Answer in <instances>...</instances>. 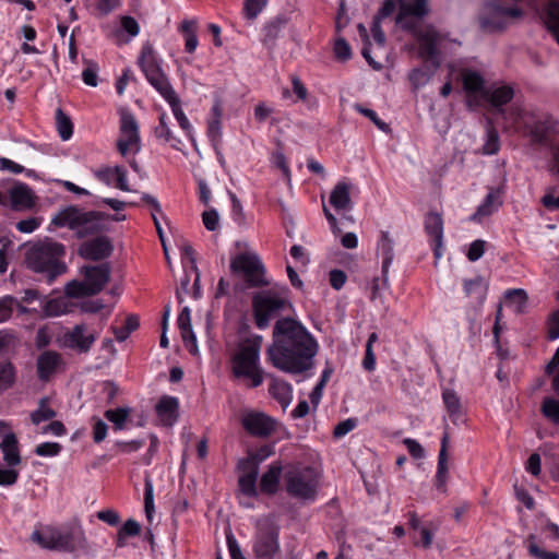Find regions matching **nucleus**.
<instances>
[{"mask_svg": "<svg viewBox=\"0 0 559 559\" xmlns=\"http://www.w3.org/2000/svg\"><path fill=\"white\" fill-rule=\"evenodd\" d=\"M282 469L281 463L274 462L269 466L267 471L263 473L259 484L262 493L273 496L277 492Z\"/></svg>", "mask_w": 559, "mask_h": 559, "instance_id": "393cba45", "label": "nucleus"}, {"mask_svg": "<svg viewBox=\"0 0 559 559\" xmlns=\"http://www.w3.org/2000/svg\"><path fill=\"white\" fill-rule=\"evenodd\" d=\"M129 412V408L118 407L115 409H107L104 415L106 419L114 424L116 430H120L124 427Z\"/></svg>", "mask_w": 559, "mask_h": 559, "instance_id": "a18cd8bd", "label": "nucleus"}, {"mask_svg": "<svg viewBox=\"0 0 559 559\" xmlns=\"http://www.w3.org/2000/svg\"><path fill=\"white\" fill-rule=\"evenodd\" d=\"M230 271L240 275L248 288L269 285L264 264L257 253L241 252L235 255L230 261Z\"/></svg>", "mask_w": 559, "mask_h": 559, "instance_id": "6e6552de", "label": "nucleus"}, {"mask_svg": "<svg viewBox=\"0 0 559 559\" xmlns=\"http://www.w3.org/2000/svg\"><path fill=\"white\" fill-rule=\"evenodd\" d=\"M103 212L84 211L75 205H69L58 211L51 218L55 227H67L74 231L78 238L97 235L107 229L103 224Z\"/></svg>", "mask_w": 559, "mask_h": 559, "instance_id": "20e7f679", "label": "nucleus"}, {"mask_svg": "<svg viewBox=\"0 0 559 559\" xmlns=\"http://www.w3.org/2000/svg\"><path fill=\"white\" fill-rule=\"evenodd\" d=\"M121 138L117 142L118 151L126 156L130 148L134 147V152L140 151L139 126L134 116L128 111L121 114L120 118Z\"/></svg>", "mask_w": 559, "mask_h": 559, "instance_id": "4468645a", "label": "nucleus"}, {"mask_svg": "<svg viewBox=\"0 0 559 559\" xmlns=\"http://www.w3.org/2000/svg\"><path fill=\"white\" fill-rule=\"evenodd\" d=\"M44 312L47 317H58L66 312V304L61 299H50L46 301Z\"/></svg>", "mask_w": 559, "mask_h": 559, "instance_id": "4d7b16f0", "label": "nucleus"}, {"mask_svg": "<svg viewBox=\"0 0 559 559\" xmlns=\"http://www.w3.org/2000/svg\"><path fill=\"white\" fill-rule=\"evenodd\" d=\"M521 123L534 143L543 144L548 140L549 133L555 130L556 121L552 116L544 112H524Z\"/></svg>", "mask_w": 559, "mask_h": 559, "instance_id": "f8f14e48", "label": "nucleus"}, {"mask_svg": "<svg viewBox=\"0 0 559 559\" xmlns=\"http://www.w3.org/2000/svg\"><path fill=\"white\" fill-rule=\"evenodd\" d=\"M56 123L60 138L68 141L73 134V123L68 115L61 108L56 110Z\"/></svg>", "mask_w": 559, "mask_h": 559, "instance_id": "79ce46f5", "label": "nucleus"}, {"mask_svg": "<svg viewBox=\"0 0 559 559\" xmlns=\"http://www.w3.org/2000/svg\"><path fill=\"white\" fill-rule=\"evenodd\" d=\"M154 135L157 139L164 140L165 142H173L171 146L174 148H178V144L181 142L174 135L171 129L169 128L168 117L165 111L159 115L158 126H156L154 129Z\"/></svg>", "mask_w": 559, "mask_h": 559, "instance_id": "e433bc0d", "label": "nucleus"}, {"mask_svg": "<svg viewBox=\"0 0 559 559\" xmlns=\"http://www.w3.org/2000/svg\"><path fill=\"white\" fill-rule=\"evenodd\" d=\"M62 450V445L58 442H44L36 445L34 452L38 456H56Z\"/></svg>", "mask_w": 559, "mask_h": 559, "instance_id": "5fc2aeb1", "label": "nucleus"}, {"mask_svg": "<svg viewBox=\"0 0 559 559\" xmlns=\"http://www.w3.org/2000/svg\"><path fill=\"white\" fill-rule=\"evenodd\" d=\"M463 86L467 93H480L484 91L485 81L480 73L466 70L462 73Z\"/></svg>", "mask_w": 559, "mask_h": 559, "instance_id": "58836bf2", "label": "nucleus"}, {"mask_svg": "<svg viewBox=\"0 0 559 559\" xmlns=\"http://www.w3.org/2000/svg\"><path fill=\"white\" fill-rule=\"evenodd\" d=\"M63 358L56 350H45L36 359V372L41 382H48L62 366Z\"/></svg>", "mask_w": 559, "mask_h": 559, "instance_id": "6ab92c4d", "label": "nucleus"}, {"mask_svg": "<svg viewBox=\"0 0 559 559\" xmlns=\"http://www.w3.org/2000/svg\"><path fill=\"white\" fill-rule=\"evenodd\" d=\"M180 32L185 35V49L187 52L192 53L195 51L199 40L197 36L198 24L197 21L186 20L179 27Z\"/></svg>", "mask_w": 559, "mask_h": 559, "instance_id": "f704fd0d", "label": "nucleus"}, {"mask_svg": "<svg viewBox=\"0 0 559 559\" xmlns=\"http://www.w3.org/2000/svg\"><path fill=\"white\" fill-rule=\"evenodd\" d=\"M284 485L290 497L312 501L317 497L318 474L312 467L292 465L285 469Z\"/></svg>", "mask_w": 559, "mask_h": 559, "instance_id": "423d86ee", "label": "nucleus"}, {"mask_svg": "<svg viewBox=\"0 0 559 559\" xmlns=\"http://www.w3.org/2000/svg\"><path fill=\"white\" fill-rule=\"evenodd\" d=\"M407 31L411 32L418 41L419 56L427 61H431L435 68H438L440 66L439 46L443 39L441 34L431 25L424 28L415 26V29Z\"/></svg>", "mask_w": 559, "mask_h": 559, "instance_id": "9b49d317", "label": "nucleus"}, {"mask_svg": "<svg viewBox=\"0 0 559 559\" xmlns=\"http://www.w3.org/2000/svg\"><path fill=\"white\" fill-rule=\"evenodd\" d=\"M442 400L451 418L456 419L462 415L460 397L453 390H443Z\"/></svg>", "mask_w": 559, "mask_h": 559, "instance_id": "ea45409f", "label": "nucleus"}, {"mask_svg": "<svg viewBox=\"0 0 559 559\" xmlns=\"http://www.w3.org/2000/svg\"><path fill=\"white\" fill-rule=\"evenodd\" d=\"M448 479V457L438 456V466L436 474V487L440 491H445V484Z\"/></svg>", "mask_w": 559, "mask_h": 559, "instance_id": "09e8293b", "label": "nucleus"}, {"mask_svg": "<svg viewBox=\"0 0 559 559\" xmlns=\"http://www.w3.org/2000/svg\"><path fill=\"white\" fill-rule=\"evenodd\" d=\"M0 450L3 454V461L8 466H16L21 463L19 440L13 432L7 433L0 442Z\"/></svg>", "mask_w": 559, "mask_h": 559, "instance_id": "bb28decb", "label": "nucleus"}, {"mask_svg": "<svg viewBox=\"0 0 559 559\" xmlns=\"http://www.w3.org/2000/svg\"><path fill=\"white\" fill-rule=\"evenodd\" d=\"M11 209L14 211L29 210L35 205L33 190L25 183H19L9 191Z\"/></svg>", "mask_w": 559, "mask_h": 559, "instance_id": "412c9836", "label": "nucleus"}, {"mask_svg": "<svg viewBox=\"0 0 559 559\" xmlns=\"http://www.w3.org/2000/svg\"><path fill=\"white\" fill-rule=\"evenodd\" d=\"M430 80V75L421 70V69H414L411 73H409V81L412 83V85L414 86V88H419L420 86H424L425 84H427Z\"/></svg>", "mask_w": 559, "mask_h": 559, "instance_id": "e2e57ef3", "label": "nucleus"}, {"mask_svg": "<svg viewBox=\"0 0 559 559\" xmlns=\"http://www.w3.org/2000/svg\"><path fill=\"white\" fill-rule=\"evenodd\" d=\"M97 519L107 523L110 526H116L120 522V516L118 512L112 509H106L97 512Z\"/></svg>", "mask_w": 559, "mask_h": 559, "instance_id": "338daca9", "label": "nucleus"}, {"mask_svg": "<svg viewBox=\"0 0 559 559\" xmlns=\"http://www.w3.org/2000/svg\"><path fill=\"white\" fill-rule=\"evenodd\" d=\"M484 252H485V241L477 239L471 243L469 249L467 251V259L472 262H475L481 258Z\"/></svg>", "mask_w": 559, "mask_h": 559, "instance_id": "0e129e2a", "label": "nucleus"}, {"mask_svg": "<svg viewBox=\"0 0 559 559\" xmlns=\"http://www.w3.org/2000/svg\"><path fill=\"white\" fill-rule=\"evenodd\" d=\"M378 252L382 257V277L388 281L389 269L394 259V241L389 231L382 230L378 242Z\"/></svg>", "mask_w": 559, "mask_h": 559, "instance_id": "a878e982", "label": "nucleus"}, {"mask_svg": "<svg viewBox=\"0 0 559 559\" xmlns=\"http://www.w3.org/2000/svg\"><path fill=\"white\" fill-rule=\"evenodd\" d=\"M527 550L528 554L535 559H559V554L556 551H546L537 546L535 543V536L530 535L527 538Z\"/></svg>", "mask_w": 559, "mask_h": 559, "instance_id": "de8ad7c7", "label": "nucleus"}, {"mask_svg": "<svg viewBox=\"0 0 559 559\" xmlns=\"http://www.w3.org/2000/svg\"><path fill=\"white\" fill-rule=\"evenodd\" d=\"M237 467L242 474H250L252 471H255L257 475H259V464L252 455L240 460Z\"/></svg>", "mask_w": 559, "mask_h": 559, "instance_id": "69168bd1", "label": "nucleus"}, {"mask_svg": "<svg viewBox=\"0 0 559 559\" xmlns=\"http://www.w3.org/2000/svg\"><path fill=\"white\" fill-rule=\"evenodd\" d=\"M425 230L433 238V255L438 260L442 257L443 219L441 214L430 212L425 217Z\"/></svg>", "mask_w": 559, "mask_h": 559, "instance_id": "aec40b11", "label": "nucleus"}, {"mask_svg": "<svg viewBox=\"0 0 559 559\" xmlns=\"http://www.w3.org/2000/svg\"><path fill=\"white\" fill-rule=\"evenodd\" d=\"M257 472L252 471L250 474H241L238 478V486L240 491L247 496L254 498L258 496V489H257V479H258Z\"/></svg>", "mask_w": 559, "mask_h": 559, "instance_id": "a19ab883", "label": "nucleus"}, {"mask_svg": "<svg viewBox=\"0 0 559 559\" xmlns=\"http://www.w3.org/2000/svg\"><path fill=\"white\" fill-rule=\"evenodd\" d=\"M179 402L175 396L164 395L155 406V412L165 426H171L178 419Z\"/></svg>", "mask_w": 559, "mask_h": 559, "instance_id": "4be33fe9", "label": "nucleus"}, {"mask_svg": "<svg viewBox=\"0 0 559 559\" xmlns=\"http://www.w3.org/2000/svg\"><path fill=\"white\" fill-rule=\"evenodd\" d=\"M546 24L559 44V0H551L546 7Z\"/></svg>", "mask_w": 559, "mask_h": 559, "instance_id": "4c0bfd02", "label": "nucleus"}, {"mask_svg": "<svg viewBox=\"0 0 559 559\" xmlns=\"http://www.w3.org/2000/svg\"><path fill=\"white\" fill-rule=\"evenodd\" d=\"M400 9L396 23L403 29H415L417 22L413 19H423L429 13L428 0H397Z\"/></svg>", "mask_w": 559, "mask_h": 559, "instance_id": "ddd939ff", "label": "nucleus"}, {"mask_svg": "<svg viewBox=\"0 0 559 559\" xmlns=\"http://www.w3.org/2000/svg\"><path fill=\"white\" fill-rule=\"evenodd\" d=\"M64 254L66 248L62 243L45 240L28 249L26 263L32 271L47 274L48 282L51 283L67 271L66 263L61 261Z\"/></svg>", "mask_w": 559, "mask_h": 559, "instance_id": "39448f33", "label": "nucleus"}, {"mask_svg": "<svg viewBox=\"0 0 559 559\" xmlns=\"http://www.w3.org/2000/svg\"><path fill=\"white\" fill-rule=\"evenodd\" d=\"M354 109L364 115L365 117L369 118L380 130L382 131H389V124L385 123L384 121H382L376 111H373L372 109H369V108H365L362 105L360 104H355L354 105Z\"/></svg>", "mask_w": 559, "mask_h": 559, "instance_id": "864d4df0", "label": "nucleus"}, {"mask_svg": "<svg viewBox=\"0 0 559 559\" xmlns=\"http://www.w3.org/2000/svg\"><path fill=\"white\" fill-rule=\"evenodd\" d=\"M514 91L509 85L492 86L484 92V97L492 107L500 108L511 102Z\"/></svg>", "mask_w": 559, "mask_h": 559, "instance_id": "7c9ffc66", "label": "nucleus"}, {"mask_svg": "<svg viewBox=\"0 0 559 559\" xmlns=\"http://www.w3.org/2000/svg\"><path fill=\"white\" fill-rule=\"evenodd\" d=\"M485 14L480 16V27L485 32L495 33L507 28L509 20L519 19L523 11L516 7H504L499 1L492 0L486 3Z\"/></svg>", "mask_w": 559, "mask_h": 559, "instance_id": "9d476101", "label": "nucleus"}, {"mask_svg": "<svg viewBox=\"0 0 559 559\" xmlns=\"http://www.w3.org/2000/svg\"><path fill=\"white\" fill-rule=\"evenodd\" d=\"M463 289L466 297L474 298L478 305H483L487 297L488 283L481 276H476L464 280Z\"/></svg>", "mask_w": 559, "mask_h": 559, "instance_id": "c756f323", "label": "nucleus"}, {"mask_svg": "<svg viewBox=\"0 0 559 559\" xmlns=\"http://www.w3.org/2000/svg\"><path fill=\"white\" fill-rule=\"evenodd\" d=\"M271 378V383L269 388V392L273 399H275L283 409H286L292 402L293 399V389L292 385L281 379H277L273 376Z\"/></svg>", "mask_w": 559, "mask_h": 559, "instance_id": "cd10ccee", "label": "nucleus"}, {"mask_svg": "<svg viewBox=\"0 0 559 559\" xmlns=\"http://www.w3.org/2000/svg\"><path fill=\"white\" fill-rule=\"evenodd\" d=\"M142 200L145 203H147L148 205H151L153 207V210H154V212L152 213V218L154 221V225H155L156 230L158 233L159 239H160V241L163 243L165 254L167 255V248L165 246L162 226H160V223H159V221L157 218V214H163L162 206H160L159 202L154 197H152L148 193H143L142 194Z\"/></svg>", "mask_w": 559, "mask_h": 559, "instance_id": "37998d69", "label": "nucleus"}, {"mask_svg": "<svg viewBox=\"0 0 559 559\" xmlns=\"http://www.w3.org/2000/svg\"><path fill=\"white\" fill-rule=\"evenodd\" d=\"M548 337L550 340H556L559 337V309L556 310L549 319Z\"/></svg>", "mask_w": 559, "mask_h": 559, "instance_id": "774afa93", "label": "nucleus"}, {"mask_svg": "<svg viewBox=\"0 0 559 559\" xmlns=\"http://www.w3.org/2000/svg\"><path fill=\"white\" fill-rule=\"evenodd\" d=\"M499 135L498 132L490 128L487 130V141L483 147L484 153L487 155L496 154L499 151Z\"/></svg>", "mask_w": 559, "mask_h": 559, "instance_id": "6e6d98bb", "label": "nucleus"}, {"mask_svg": "<svg viewBox=\"0 0 559 559\" xmlns=\"http://www.w3.org/2000/svg\"><path fill=\"white\" fill-rule=\"evenodd\" d=\"M96 338L97 334L88 332L87 326L81 323L64 332L63 344L69 349L86 354L93 347Z\"/></svg>", "mask_w": 559, "mask_h": 559, "instance_id": "2eb2a0df", "label": "nucleus"}, {"mask_svg": "<svg viewBox=\"0 0 559 559\" xmlns=\"http://www.w3.org/2000/svg\"><path fill=\"white\" fill-rule=\"evenodd\" d=\"M335 57L341 61H346L352 57L349 44L344 38H338L334 44Z\"/></svg>", "mask_w": 559, "mask_h": 559, "instance_id": "052dcab7", "label": "nucleus"}, {"mask_svg": "<svg viewBox=\"0 0 559 559\" xmlns=\"http://www.w3.org/2000/svg\"><path fill=\"white\" fill-rule=\"evenodd\" d=\"M167 103L169 104L171 111L176 120L178 121L180 128L186 132L187 136L192 142H194V138L192 134V126L181 108V102L178 95L176 97H173V99L168 100Z\"/></svg>", "mask_w": 559, "mask_h": 559, "instance_id": "c9c22d12", "label": "nucleus"}, {"mask_svg": "<svg viewBox=\"0 0 559 559\" xmlns=\"http://www.w3.org/2000/svg\"><path fill=\"white\" fill-rule=\"evenodd\" d=\"M497 197L496 193L491 190L483 201V203L477 207L476 213L473 215V218L476 217H485L492 214L495 211L493 203L496 201Z\"/></svg>", "mask_w": 559, "mask_h": 559, "instance_id": "3c124183", "label": "nucleus"}, {"mask_svg": "<svg viewBox=\"0 0 559 559\" xmlns=\"http://www.w3.org/2000/svg\"><path fill=\"white\" fill-rule=\"evenodd\" d=\"M91 287L85 283V281H71L66 285L64 292L67 296L72 298H82L86 296H94V293H91Z\"/></svg>", "mask_w": 559, "mask_h": 559, "instance_id": "c03bdc74", "label": "nucleus"}, {"mask_svg": "<svg viewBox=\"0 0 559 559\" xmlns=\"http://www.w3.org/2000/svg\"><path fill=\"white\" fill-rule=\"evenodd\" d=\"M263 337L250 334L241 338L230 357L231 371L236 378L250 380L251 388H258L263 383L264 372L260 366V352Z\"/></svg>", "mask_w": 559, "mask_h": 559, "instance_id": "7ed1b4c3", "label": "nucleus"}, {"mask_svg": "<svg viewBox=\"0 0 559 559\" xmlns=\"http://www.w3.org/2000/svg\"><path fill=\"white\" fill-rule=\"evenodd\" d=\"M15 298L5 296L0 299V323L8 321L12 317Z\"/></svg>", "mask_w": 559, "mask_h": 559, "instance_id": "bf43d9fd", "label": "nucleus"}, {"mask_svg": "<svg viewBox=\"0 0 559 559\" xmlns=\"http://www.w3.org/2000/svg\"><path fill=\"white\" fill-rule=\"evenodd\" d=\"M289 306L286 296L272 289L261 290L252 296V310L255 325L259 329L267 328L270 321L280 316Z\"/></svg>", "mask_w": 559, "mask_h": 559, "instance_id": "0eeeda50", "label": "nucleus"}, {"mask_svg": "<svg viewBox=\"0 0 559 559\" xmlns=\"http://www.w3.org/2000/svg\"><path fill=\"white\" fill-rule=\"evenodd\" d=\"M31 540L43 549L63 552L86 551L88 548L85 532L80 524L61 527L46 525L41 530L33 531Z\"/></svg>", "mask_w": 559, "mask_h": 559, "instance_id": "f03ea898", "label": "nucleus"}, {"mask_svg": "<svg viewBox=\"0 0 559 559\" xmlns=\"http://www.w3.org/2000/svg\"><path fill=\"white\" fill-rule=\"evenodd\" d=\"M121 4V0H96V10L100 16L108 15Z\"/></svg>", "mask_w": 559, "mask_h": 559, "instance_id": "680f3d73", "label": "nucleus"}, {"mask_svg": "<svg viewBox=\"0 0 559 559\" xmlns=\"http://www.w3.org/2000/svg\"><path fill=\"white\" fill-rule=\"evenodd\" d=\"M543 415L555 424H559V401L554 397H545L542 403Z\"/></svg>", "mask_w": 559, "mask_h": 559, "instance_id": "49530a36", "label": "nucleus"}, {"mask_svg": "<svg viewBox=\"0 0 559 559\" xmlns=\"http://www.w3.org/2000/svg\"><path fill=\"white\" fill-rule=\"evenodd\" d=\"M94 176L106 186H115L116 173L115 167L105 166L94 171Z\"/></svg>", "mask_w": 559, "mask_h": 559, "instance_id": "13d9d810", "label": "nucleus"}, {"mask_svg": "<svg viewBox=\"0 0 559 559\" xmlns=\"http://www.w3.org/2000/svg\"><path fill=\"white\" fill-rule=\"evenodd\" d=\"M272 336L266 355L275 368L294 374L312 368L318 343L300 322L292 318L278 319Z\"/></svg>", "mask_w": 559, "mask_h": 559, "instance_id": "f257e3e1", "label": "nucleus"}, {"mask_svg": "<svg viewBox=\"0 0 559 559\" xmlns=\"http://www.w3.org/2000/svg\"><path fill=\"white\" fill-rule=\"evenodd\" d=\"M84 281L90 285L91 293H100L110 280V266L108 263L98 265H84L81 269Z\"/></svg>", "mask_w": 559, "mask_h": 559, "instance_id": "a211bd4d", "label": "nucleus"}, {"mask_svg": "<svg viewBox=\"0 0 559 559\" xmlns=\"http://www.w3.org/2000/svg\"><path fill=\"white\" fill-rule=\"evenodd\" d=\"M329 202L336 211L352 210L350 185L338 181L331 191Z\"/></svg>", "mask_w": 559, "mask_h": 559, "instance_id": "b1692460", "label": "nucleus"}, {"mask_svg": "<svg viewBox=\"0 0 559 559\" xmlns=\"http://www.w3.org/2000/svg\"><path fill=\"white\" fill-rule=\"evenodd\" d=\"M138 66L145 76L163 69L162 60L157 57L153 45L150 41L143 44L138 58Z\"/></svg>", "mask_w": 559, "mask_h": 559, "instance_id": "5701e85b", "label": "nucleus"}, {"mask_svg": "<svg viewBox=\"0 0 559 559\" xmlns=\"http://www.w3.org/2000/svg\"><path fill=\"white\" fill-rule=\"evenodd\" d=\"M144 510L147 519L151 520L154 512V488L148 476L144 480Z\"/></svg>", "mask_w": 559, "mask_h": 559, "instance_id": "8fccbe9b", "label": "nucleus"}, {"mask_svg": "<svg viewBox=\"0 0 559 559\" xmlns=\"http://www.w3.org/2000/svg\"><path fill=\"white\" fill-rule=\"evenodd\" d=\"M266 0H245L243 14L248 20H254L265 7Z\"/></svg>", "mask_w": 559, "mask_h": 559, "instance_id": "603ef678", "label": "nucleus"}, {"mask_svg": "<svg viewBox=\"0 0 559 559\" xmlns=\"http://www.w3.org/2000/svg\"><path fill=\"white\" fill-rule=\"evenodd\" d=\"M145 79L166 102L177 96V93L163 69L154 72L153 74L146 75Z\"/></svg>", "mask_w": 559, "mask_h": 559, "instance_id": "c85d7f7f", "label": "nucleus"}, {"mask_svg": "<svg viewBox=\"0 0 559 559\" xmlns=\"http://www.w3.org/2000/svg\"><path fill=\"white\" fill-rule=\"evenodd\" d=\"M243 428L253 437L267 438L276 428V420L264 413L250 412L242 417Z\"/></svg>", "mask_w": 559, "mask_h": 559, "instance_id": "dca6fc26", "label": "nucleus"}, {"mask_svg": "<svg viewBox=\"0 0 559 559\" xmlns=\"http://www.w3.org/2000/svg\"><path fill=\"white\" fill-rule=\"evenodd\" d=\"M114 248L109 238L98 236L80 245L78 253L85 260L99 261L108 258Z\"/></svg>", "mask_w": 559, "mask_h": 559, "instance_id": "f3484780", "label": "nucleus"}, {"mask_svg": "<svg viewBox=\"0 0 559 559\" xmlns=\"http://www.w3.org/2000/svg\"><path fill=\"white\" fill-rule=\"evenodd\" d=\"M16 373V368L9 358L0 359V395L14 385Z\"/></svg>", "mask_w": 559, "mask_h": 559, "instance_id": "473e14b6", "label": "nucleus"}, {"mask_svg": "<svg viewBox=\"0 0 559 559\" xmlns=\"http://www.w3.org/2000/svg\"><path fill=\"white\" fill-rule=\"evenodd\" d=\"M57 416L53 408L49 406V397L44 396L38 401V406L29 415L33 425H39L43 421L51 420Z\"/></svg>", "mask_w": 559, "mask_h": 559, "instance_id": "72a5a7b5", "label": "nucleus"}, {"mask_svg": "<svg viewBox=\"0 0 559 559\" xmlns=\"http://www.w3.org/2000/svg\"><path fill=\"white\" fill-rule=\"evenodd\" d=\"M21 345V338L12 329L0 330V356L14 355Z\"/></svg>", "mask_w": 559, "mask_h": 559, "instance_id": "2f4dec72", "label": "nucleus"}, {"mask_svg": "<svg viewBox=\"0 0 559 559\" xmlns=\"http://www.w3.org/2000/svg\"><path fill=\"white\" fill-rule=\"evenodd\" d=\"M252 550L255 559H275L281 552L280 526L273 520L258 522Z\"/></svg>", "mask_w": 559, "mask_h": 559, "instance_id": "1a4fd4ad", "label": "nucleus"}]
</instances>
